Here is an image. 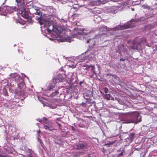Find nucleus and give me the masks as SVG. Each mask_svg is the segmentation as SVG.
<instances>
[{"label": "nucleus", "instance_id": "nucleus-38", "mask_svg": "<svg viewBox=\"0 0 157 157\" xmlns=\"http://www.w3.org/2000/svg\"><path fill=\"white\" fill-rule=\"evenodd\" d=\"M4 128H6V127H5V126H4Z\"/></svg>", "mask_w": 157, "mask_h": 157}, {"label": "nucleus", "instance_id": "nucleus-15", "mask_svg": "<svg viewBox=\"0 0 157 157\" xmlns=\"http://www.w3.org/2000/svg\"><path fill=\"white\" fill-rule=\"evenodd\" d=\"M59 89L58 88L55 89V90L54 91L52 92L51 94V96L52 97H53L54 96L58 94H59V92L58 90Z\"/></svg>", "mask_w": 157, "mask_h": 157}, {"label": "nucleus", "instance_id": "nucleus-23", "mask_svg": "<svg viewBox=\"0 0 157 157\" xmlns=\"http://www.w3.org/2000/svg\"><path fill=\"white\" fill-rule=\"evenodd\" d=\"M91 41H93V40H92V39H89V40H87V43H89V42H90Z\"/></svg>", "mask_w": 157, "mask_h": 157}, {"label": "nucleus", "instance_id": "nucleus-37", "mask_svg": "<svg viewBox=\"0 0 157 157\" xmlns=\"http://www.w3.org/2000/svg\"><path fill=\"white\" fill-rule=\"evenodd\" d=\"M1 7H0V11H1Z\"/></svg>", "mask_w": 157, "mask_h": 157}, {"label": "nucleus", "instance_id": "nucleus-11", "mask_svg": "<svg viewBox=\"0 0 157 157\" xmlns=\"http://www.w3.org/2000/svg\"><path fill=\"white\" fill-rule=\"evenodd\" d=\"M15 6H7L6 9V12L7 13H13L16 10Z\"/></svg>", "mask_w": 157, "mask_h": 157}, {"label": "nucleus", "instance_id": "nucleus-17", "mask_svg": "<svg viewBox=\"0 0 157 157\" xmlns=\"http://www.w3.org/2000/svg\"><path fill=\"white\" fill-rule=\"evenodd\" d=\"M142 7L143 8H144V9L147 8V9H149V6H148L147 5H142Z\"/></svg>", "mask_w": 157, "mask_h": 157}, {"label": "nucleus", "instance_id": "nucleus-10", "mask_svg": "<svg viewBox=\"0 0 157 157\" xmlns=\"http://www.w3.org/2000/svg\"><path fill=\"white\" fill-rule=\"evenodd\" d=\"M87 147L86 144L84 142H79V143L75 145L74 146V149H86Z\"/></svg>", "mask_w": 157, "mask_h": 157}, {"label": "nucleus", "instance_id": "nucleus-18", "mask_svg": "<svg viewBox=\"0 0 157 157\" xmlns=\"http://www.w3.org/2000/svg\"><path fill=\"white\" fill-rule=\"evenodd\" d=\"M72 40L70 37H68L66 39V41L69 42H71Z\"/></svg>", "mask_w": 157, "mask_h": 157}, {"label": "nucleus", "instance_id": "nucleus-31", "mask_svg": "<svg viewBox=\"0 0 157 157\" xmlns=\"http://www.w3.org/2000/svg\"><path fill=\"white\" fill-rule=\"evenodd\" d=\"M29 151H30V154H32L33 152V151H32L31 150H30Z\"/></svg>", "mask_w": 157, "mask_h": 157}, {"label": "nucleus", "instance_id": "nucleus-16", "mask_svg": "<svg viewBox=\"0 0 157 157\" xmlns=\"http://www.w3.org/2000/svg\"><path fill=\"white\" fill-rule=\"evenodd\" d=\"M91 69L90 70H91V71L93 72V74L97 76L96 72L94 70V65H92V66H91Z\"/></svg>", "mask_w": 157, "mask_h": 157}, {"label": "nucleus", "instance_id": "nucleus-34", "mask_svg": "<svg viewBox=\"0 0 157 157\" xmlns=\"http://www.w3.org/2000/svg\"><path fill=\"white\" fill-rule=\"evenodd\" d=\"M132 11L134 10V8H132Z\"/></svg>", "mask_w": 157, "mask_h": 157}, {"label": "nucleus", "instance_id": "nucleus-19", "mask_svg": "<svg viewBox=\"0 0 157 157\" xmlns=\"http://www.w3.org/2000/svg\"><path fill=\"white\" fill-rule=\"evenodd\" d=\"M109 91V90L107 87H105L104 88V91L106 93V94H107L108 93Z\"/></svg>", "mask_w": 157, "mask_h": 157}, {"label": "nucleus", "instance_id": "nucleus-30", "mask_svg": "<svg viewBox=\"0 0 157 157\" xmlns=\"http://www.w3.org/2000/svg\"><path fill=\"white\" fill-rule=\"evenodd\" d=\"M60 119H61L60 118H57L56 119L57 120L59 121H60Z\"/></svg>", "mask_w": 157, "mask_h": 157}, {"label": "nucleus", "instance_id": "nucleus-5", "mask_svg": "<svg viewBox=\"0 0 157 157\" xmlns=\"http://www.w3.org/2000/svg\"><path fill=\"white\" fill-rule=\"evenodd\" d=\"M44 128L47 130L52 131L54 130V124L52 121L49 120L45 117L42 118Z\"/></svg>", "mask_w": 157, "mask_h": 157}, {"label": "nucleus", "instance_id": "nucleus-36", "mask_svg": "<svg viewBox=\"0 0 157 157\" xmlns=\"http://www.w3.org/2000/svg\"><path fill=\"white\" fill-rule=\"evenodd\" d=\"M5 133H6V134H7V133H6V131H5Z\"/></svg>", "mask_w": 157, "mask_h": 157}, {"label": "nucleus", "instance_id": "nucleus-26", "mask_svg": "<svg viewBox=\"0 0 157 157\" xmlns=\"http://www.w3.org/2000/svg\"><path fill=\"white\" fill-rule=\"evenodd\" d=\"M56 124H58V125L59 126V128H61V126L60 124L58 122H56Z\"/></svg>", "mask_w": 157, "mask_h": 157}, {"label": "nucleus", "instance_id": "nucleus-27", "mask_svg": "<svg viewBox=\"0 0 157 157\" xmlns=\"http://www.w3.org/2000/svg\"><path fill=\"white\" fill-rule=\"evenodd\" d=\"M125 60V59H124L123 58H122V59H120V60L121 61H124Z\"/></svg>", "mask_w": 157, "mask_h": 157}, {"label": "nucleus", "instance_id": "nucleus-3", "mask_svg": "<svg viewBox=\"0 0 157 157\" xmlns=\"http://www.w3.org/2000/svg\"><path fill=\"white\" fill-rule=\"evenodd\" d=\"M128 114L130 115L129 118L125 119L124 123H134L137 124L141 121V117L139 116L137 112H129Z\"/></svg>", "mask_w": 157, "mask_h": 157}, {"label": "nucleus", "instance_id": "nucleus-32", "mask_svg": "<svg viewBox=\"0 0 157 157\" xmlns=\"http://www.w3.org/2000/svg\"><path fill=\"white\" fill-rule=\"evenodd\" d=\"M97 66L98 68V69H99L100 66L98 65H97Z\"/></svg>", "mask_w": 157, "mask_h": 157}, {"label": "nucleus", "instance_id": "nucleus-7", "mask_svg": "<svg viewBox=\"0 0 157 157\" xmlns=\"http://www.w3.org/2000/svg\"><path fill=\"white\" fill-rule=\"evenodd\" d=\"M77 30L78 32H77V34L78 35V36H79L80 38H79L80 40H82L84 39V35H88L89 33H91L92 31L91 29L88 28L86 29H79L78 28Z\"/></svg>", "mask_w": 157, "mask_h": 157}, {"label": "nucleus", "instance_id": "nucleus-13", "mask_svg": "<svg viewBox=\"0 0 157 157\" xmlns=\"http://www.w3.org/2000/svg\"><path fill=\"white\" fill-rule=\"evenodd\" d=\"M18 6L20 7H24V0H16Z\"/></svg>", "mask_w": 157, "mask_h": 157}, {"label": "nucleus", "instance_id": "nucleus-1", "mask_svg": "<svg viewBox=\"0 0 157 157\" xmlns=\"http://www.w3.org/2000/svg\"><path fill=\"white\" fill-rule=\"evenodd\" d=\"M35 10L36 12L34 13L35 15L40 16L39 17H36V19L38 20L41 25V28L43 27L44 28H47L45 30L49 33H51L52 30V34L55 36L56 38L58 36L60 33V31L58 30L56 28L54 29L53 26L52 25V22L47 20L45 17H42L40 16L41 15V13L40 10Z\"/></svg>", "mask_w": 157, "mask_h": 157}, {"label": "nucleus", "instance_id": "nucleus-9", "mask_svg": "<svg viewBox=\"0 0 157 157\" xmlns=\"http://www.w3.org/2000/svg\"><path fill=\"white\" fill-rule=\"evenodd\" d=\"M19 8L20 9L18 11L19 14L21 15L22 17L25 19H28L29 17L28 12L26 11L25 10L24 8V7H20Z\"/></svg>", "mask_w": 157, "mask_h": 157}, {"label": "nucleus", "instance_id": "nucleus-8", "mask_svg": "<svg viewBox=\"0 0 157 157\" xmlns=\"http://www.w3.org/2000/svg\"><path fill=\"white\" fill-rule=\"evenodd\" d=\"M146 42L145 38H143L139 42L136 43L135 41L133 42V46L132 48L133 49H136L138 50H141L144 47V43Z\"/></svg>", "mask_w": 157, "mask_h": 157}, {"label": "nucleus", "instance_id": "nucleus-21", "mask_svg": "<svg viewBox=\"0 0 157 157\" xmlns=\"http://www.w3.org/2000/svg\"><path fill=\"white\" fill-rule=\"evenodd\" d=\"M50 107L52 109H54L56 108L55 106H52V105H50Z\"/></svg>", "mask_w": 157, "mask_h": 157}, {"label": "nucleus", "instance_id": "nucleus-14", "mask_svg": "<svg viewBox=\"0 0 157 157\" xmlns=\"http://www.w3.org/2000/svg\"><path fill=\"white\" fill-rule=\"evenodd\" d=\"M105 98L107 100H114V98L112 97L111 95L110 94H105Z\"/></svg>", "mask_w": 157, "mask_h": 157}, {"label": "nucleus", "instance_id": "nucleus-39", "mask_svg": "<svg viewBox=\"0 0 157 157\" xmlns=\"http://www.w3.org/2000/svg\"><path fill=\"white\" fill-rule=\"evenodd\" d=\"M96 31H98V29H97V30H96Z\"/></svg>", "mask_w": 157, "mask_h": 157}, {"label": "nucleus", "instance_id": "nucleus-4", "mask_svg": "<svg viewBox=\"0 0 157 157\" xmlns=\"http://www.w3.org/2000/svg\"><path fill=\"white\" fill-rule=\"evenodd\" d=\"M65 81L64 78L62 76L61 74H59L56 77L54 78L52 81L50 83L49 85V90L50 91H53L54 89L58 88L59 89L61 86H59L58 84L61 82ZM61 87H64V86H62Z\"/></svg>", "mask_w": 157, "mask_h": 157}, {"label": "nucleus", "instance_id": "nucleus-33", "mask_svg": "<svg viewBox=\"0 0 157 157\" xmlns=\"http://www.w3.org/2000/svg\"><path fill=\"white\" fill-rule=\"evenodd\" d=\"M40 132V130L37 131V132L38 133H39Z\"/></svg>", "mask_w": 157, "mask_h": 157}, {"label": "nucleus", "instance_id": "nucleus-2", "mask_svg": "<svg viewBox=\"0 0 157 157\" xmlns=\"http://www.w3.org/2000/svg\"><path fill=\"white\" fill-rule=\"evenodd\" d=\"M135 21L134 19H132L129 21L125 24L124 25L118 26L114 28H107V26L102 25L98 28L100 32L105 31H115L116 30H122L127 28L133 27L134 25L133 22Z\"/></svg>", "mask_w": 157, "mask_h": 157}, {"label": "nucleus", "instance_id": "nucleus-35", "mask_svg": "<svg viewBox=\"0 0 157 157\" xmlns=\"http://www.w3.org/2000/svg\"><path fill=\"white\" fill-rule=\"evenodd\" d=\"M29 155V157H32V156H31V155Z\"/></svg>", "mask_w": 157, "mask_h": 157}, {"label": "nucleus", "instance_id": "nucleus-28", "mask_svg": "<svg viewBox=\"0 0 157 157\" xmlns=\"http://www.w3.org/2000/svg\"><path fill=\"white\" fill-rule=\"evenodd\" d=\"M71 80H72V79H73V77H72V76L73 75V74L71 73Z\"/></svg>", "mask_w": 157, "mask_h": 157}, {"label": "nucleus", "instance_id": "nucleus-6", "mask_svg": "<svg viewBox=\"0 0 157 157\" xmlns=\"http://www.w3.org/2000/svg\"><path fill=\"white\" fill-rule=\"evenodd\" d=\"M10 75L12 79L14 80L17 84L18 87L21 89L24 85V82L22 78L16 73L11 74Z\"/></svg>", "mask_w": 157, "mask_h": 157}, {"label": "nucleus", "instance_id": "nucleus-24", "mask_svg": "<svg viewBox=\"0 0 157 157\" xmlns=\"http://www.w3.org/2000/svg\"><path fill=\"white\" fill-rule=\"evenodd\" d=\"M92 66V65H87L86 67V68H87V69H89L90 68H91V66Z\"/></svg>", "mask_w": 157, "mask_h": 157}, {"label": "nucleus", "instance_id": "nucleus-20", "mask_svg": "<svg viewBox=\"0 0 157 157\" xmlns=\"http://www.w3.org/2000/svg\"><path fill=\"white\" fill-rule=\"evenodd\" d=\"M123 152L122 151L121 152V153L119 154L117 157H122V156H123Z\"/></svg>", "mask_w": 157, "mask_h": 157}, {"label": "nucleus", "instance_id": "nucleus-25", "mask_svg": "<svg viewBox=\"0 0 157 157\" xmlns=\"http://www.w3.org/2000/svg\"><path fill=\"white\" fill-rule=\"evenodd\" d=\"M36 120L38 121L39 122H41L42 121V120L40 119H37Z\"/></svg>", "mask_w": 157, "mask_h": 157}, {"label": "nucleus", "instance_id": "nucleus-12", "mask_svg": "<svg viewBox=\"0 0 157 157\" xmlns=\"http://www.w3.org/2000/svg\"><path fill=\"white\" fill-rule=\"evenodd\" d=\"M96 54H95L94 52H91L87 57L88 59L95 61L96 60Z\"/></svg>", "mask_w": 157, "mask_h": 157}, {"label": "nucleus", "instance_id": "nucleus-29", "mask_svg": "<svg viewBox=\"0 0 157 157\" xmlns=\"http://www.w3.org/2000/svg\"><path fill=\"white\" fill-rule=\"evenodd\" d=\"M94 74H92V75H90V77H91V78H93L94 76Z\"/></svg>", "mask_w": 157, "mask_h": 157}, {"label": "nucleus", "instance_id": "nucleus-22", "mask_svg": "<svg viewBox=\"0 0 157 157\" xmlns=\"http://www.w3.org/2000/svg\"><path fill=\"white\" fill-rule=\"evenodd\" d=\"M113 142H109V143L105 144V145H107L108 144H113Z\"/></svg>", "mask_w": 157, "mask_h": 157}]
</instances>
